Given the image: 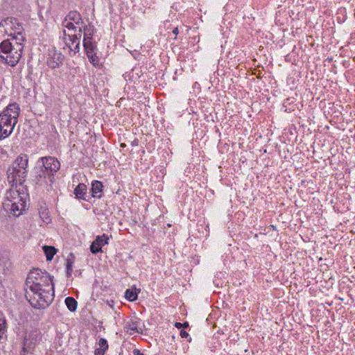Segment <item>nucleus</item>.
Returning a JSON list of instances; mask_svg holds the SVG:
<instances>
[{
    "label": "nucleus",
    "mask_w": 355,
    "mask_h": 355,
    "mask_svg": "<svg viewBox=\"0 0 355 355\" xmlns=\"http://www.w3.org/2000/svg\"><path fill=\"white\" fill-rule=\"evenodd\" d=\"M25 296L35 309H45L53 300V277L38 268L31 270L26 281Z\"/></svg>",
    "instance_id": "f257e3e1"
},
{
    "label": "nucleus",
    "mask_w": 355,
    "mask_h": 355,
    "mask_svg": "<svg viewBox=\"0 0 355 355\" xmlns=\"http://www.w3.org/2000/svg\"><path fill=\"white\" fill-rule=\"evenodd\" d=\"M19 115V107L17 103L9 104L0 113V139H4L12 132Z\"/></svg>",
    "instance_id": "f03ea898"
},
{
    "label": "nucleus",
    "mask_w": 355,
    "mask_h": 355,
    "mask_svg": "<svg viewBox=\"0 0 355 355\" xmlns=\"http://www.w3.org/2000/svg\"><path fill=\"white\" fill-rule=\"evenodd\" d=\"M23 42L7 39L0 44L1 51L4 54L0 57L11 67L15 66L21 58L24 50Z\"/></svg>",
    "instance_id": "7ed1b4c3"
},
{
    "label": "nucleus",
    "mask_w": 355,
    "mask_h": 355,
    "mask_svg": "<svg viewBox=\"0 0 355 355\" xmlns=\"http://www.w3.org/2000/svg\"><path fill=\"white\" fill-rule=\"evenodd\" d=\"M28 157L26 154L19 155L8 168V179L12 184H21L27 176Z\"/></svg>",
    "instance_id": "20e7f679"
},
{
    "label": "nucleus",
    "mask_w": 355,
    "mask_h": 355,
    "mask_svg": "<svg viewBox=\"0 0 355 355\" xmlns=\"http://www.w3.org/2000/svg\"><path fill=\"white\" fill-rule=\"evenodd\" d=\"M3 207L6 212L19 216L25 210L26 202L17 190L10 189L6 192Z\"/></svg>",
    "instance_id": "39448f33"
},
{
    "label": "nucleus",
    "mask_w": 355,
    "mask_h": 355,
    "mask_svg": "<svg viewBox=\"0 0 355 355\" xmlns=\"http://www.w3.org/2000/svg\"><path fill=\"white\" fill-rule=\"evenodd\" d=\"M37 164L40 168L38 177H37V182H46L45 179L48 177L49 181L52 182L54 173L57 172L60 167L59 161L53 157H44L38 160Z\"/></svg>",
    "instance_id": "423d86ee"
},
{
    "label": "nucleus",
    "mask_w": 355,
    "mask_h": 355,
    "mask_svg": "<svg viewBox=\"0 0 355 355\" xmlns=\"http://www.w3.org/2000/svg\"><path fill=\"white\" fill-rule=\"evenodd\" d=\"M24 28L16 18L8 17L0 23V33L11 37L10 40L24 41Z\"/></svg>",
    "instance_id": "0eeeda50"
},
{
    "label": "nucleus",
    "mask_w": 355,
    "mask_h": 355,
    "mask_svg": "<svg viewBox=\"0 0 355 355\" xmlns=\"http://www.w3.org/2000/svg\"><path fill=\"white\" fill-rule=\"evenodd\" d=\"M82 33V27L79 28L78 34H67L64 31V41L65 44L73 51V54L78 53L80 49V37Z\"/></svg>",
    "instance_id": "6e6552de"
},
{
    "label": "nucleus",
    "mask_w": 355,
    "mask_h": 355,
    "mask_svg": "<svg viewBox=\"0 0 355 355\" xmlns=\"http://www.w3.org/2000/svg\"><path fill=\"white\" fill-rule=\"evenodd\" d=\"M63 59L64 56L60 52L52 49L49 51L47 64L51 69L58 68L62 64Z\"/></svg>",
    "instance_id": "1a4fd4ad"
},
{
    "label": "nucleus",
    "mask_w": 355,
    "mask_h": 355,
    "mask_svg": "<svg viewBox=\"0 0 355 355\" xmlns=\"http://www.w3.org/2000/svg\"><path fill=\"white\" fill-rule=\"evenodd\" d=\"M108 236L105 234L102 236H98L90 245L92 253L97 254L99 252H102V247L104 245L108 244Z\"/></svg>",
    "instance_id": "9d476101"
},
{
    "label": "nucleus",
    "mask_w": 355,
    "mask_h": 355,
    "mask_svg": "<svg viewBox=\"0 0 355 355\" xmlns=\"http://www.w3.org/2000/svg\"><path fill=\"white\" fill-rule=\"evenodd\" d=\"M95 28L94 26L89 24L86 25L82 28V32L83 33V43L85 42L93 41L94 40V34Z\"/></svg>",
    "instance_id": "9b49d317"
},
{
    "label": "nucleus",
    "mask_w": 355,
    "mask_h": 355,
    "mask_svg": "<svg viewBox=\"0 0 355 355\" xmlns=\"http://www.w3.org/2000/svg\"><path fill=\"white\" fill-rule=\"evenodd\" d=\"M103 185L101 182L98 180H94L92 182L91 193L94 198H101L103 193Z\"/></svg>",
    "instance_id": "f8f14e48"
},
{
    "label": "nucleus",
    "mask_w": 355,
    "mask_h": 355,
    "mask_svg": "<svg viewBox=\"0 0 355 355\" xmlns=\"http://www.w3.org/2000/svg\"><path fill=\"white\" fill-rule=\"evenodd\" d=\"M87 187L84 184H79L74 189V195L78 199L86 200Z\"/></svg>",
    "instance_id": "ddd939ff"
},
{
    "label": "nucleus",
    "mask_w": 355,
    "mask_h": 355,
    "mask_svg": "<svg viewBox=\"0 0 355 355\" xmlns=\"http://www.w3.org/2000/svg\"><path fill=\"white\" fill-rule=\"evenodd\" d=\"M66 19L73 21L76 24H83L81 15L77 11H70L65 17Z\"/></svg>",
    "instance_id": "4468645a"
},
{
    "label": "nucleus",
    "mask_w": 355,
    "mask_h": 355,
    "mask_svg": "<svg viewBox=\"0 0 355 355\" xmlns=\"http://www.w3.org/2000/svg\"><path fill=\"white\" fill-rule=\"evenodd\" d=\"M83 44L86 53H92L98 51L97 42L95 40L85 42Z\"/></svg>",
    "instance_id": "2eb2a0df"
},
{
    "label": "nucleus",
    "mask_w": 355,
    "mask_h": 355,
    "mask_svg": "<svg viewBox=\"0 0 355 355\" xmlns=\"http://www.w3.org/2000/svg\"><path fill=\"white\" fill-rule=\"evenodd\" d=\"M34 344L31 341H30L27 338H25L24 340L22 353L21 355H26V354H32Z\"/></svg>",
    "instance_id": "dca6fc26"
},
{
    "label": "nucleus",
    "mask_w": 355,
    "mask_h": 355,
    "mask_svg": "<svg viewBox=\"0 0 355 355\" xmlns=\"http://www.w3.org/2000/svg\"><path fill=\"white\" fill-rule=\"evenodd\" d=\"M43 250L47 261H51L57 251L53 246L49 245L43 246Z\"/></svg>",
    "instance_id": "f3484780"
},
{
    "label": "nucleus",
    "mask_w": 355,
    "mask_h": 355,
    "mask_svg": "<svg viewBox=\"0 0 355 355\" xmlns=\"http://www.w3.org/2000/svg\"><path fill=\"white\" fill-rule=\"evenodd\" d=\"M64 302L68 308V309L71 311L74 312L77 309L78 303L77 301L71 297H67L65 298Z\"/></svg>",
    "instance_id": "a211bd4d"
},
{
    "label": "nucleus",
    "mask_w": 355,
    "mask_h": 355,
    "mask_svg": "<svg viewBox=\"0 0 355 355\" xmlns=\"http://www.w3.org/2000/svg\"><path fill=\"white\" fill-rule=\"evenodd\" d=\"M6 331V322L3 313L0 311V339Z\"/></svg>",
    "instance_id": "6ab92c4d"
},
{
    "label": "nucleus",
    "mask_w": 355,
    "mask_h": 355,
    "mask_svg": "<svg viewBox=\"0 0 355 355\" xmlns=\"http://www.w3.org/2000/svg\"><path fill=\"white\" fill-rule=\"evenodd\" d=\"M97 52H94L92 53H86L87 56L89 59V61L94 66H97L99 64V58L96 55Z\"/></svg>",
    "instance_id": "aec40b11"
},
{
    "label": "nucleus",
    "mask_w": 355,
    "mask_h": 355,
    "mask_svg": "<svg viewBox=\"0 0 355 355\" xmlns=\"http://www.w3.org/2000/svg\"><path fill=\"white\" fill-rule=\"evenodd\" d=\"M125 297L130 302H133L137 298V293L130 289H127L125 293Z\"/></svg>",
    "instance_id": "412c9836"
},
{
    "label": "nucleus",
    "mask_w": 355,
    "mask_h": 355,
    "mask_svg": "<svg viewBox=\"0 0 355 355\" xmlns=\"http://www.w3.org/2000/svg\"><path fill=\"white\" fill-rule=\"evenodd\" d=\"M75 23L70 21L66 19L62 21V26L67 28L69 31H76V26L74 25Z\"/></svg>",
    "instance_id": "4be33fe9"
},
{
    "label": "nucleus",
    "mask_w": 355,
    "mask_h": 355,
    "mask_svg": "<svg viewBox=\"0 0 355 355\" xmlns=\"http://www.w3.org/2000/svg\"><path fill=\"white\" fill-rule=\"evenodd\" d=\"M73 263V259H67L66 267H67V275L68 276H70L72 272Z\"/></svg>",
    "instance_id": "5701e85b"
},
{
    "label": "nucleus",
    "mask_w": 355,
    "mask_h": 355,
    "mask_svg": "<svg viewBox=\"0 0 355 355\" xmlns=\"http://www.w3.org/2000/svg\"><path fill=\"white\" fill-rule=\"evenodd\" d=\"M99 348L103 349L104 350H107L108 348V344L107 340L105 338H101L98 341Z\"/></svg>",
    "instance_id": "b1692460"
},
{
    "label": "nucleus",
    "mask_w": 355,
    "mask_h": 355,
    "mask_svg": "<svg viewBox=\"0 0 355 355\" xmlns=\"http://www.w3.org/2000/svg\"><path fill=\"white\" fill-rule=\"evenodd\" d=\"M40 217L45 223H49L50 220L49 217L47 216V213H46L44 211L40 213Z\"/></svg>",
    "instance_id": "393cba45"
},
{
    "label": "nucleus",
    "mask_w": 355,
    "mask_h": 355,
    "mask_svg": "<svg viewBox=\"0 0 355 355\" xmlns=\"http://www.w3.org/2000/svg\"><path fill=\"white\" fill-rule=\"evenodd\" d=\"M105 352V350L101 348H98L95 350L94 354L95 355H104Z\"/></svg>",
    "instance_id": "a878e982"
},
{
    "label": "nucleus",
    "mask_w": 355,
    "mask_h": 355,
    "mask_svg": "<svg viewBox=\"0 0 355 355\" xmlns=\"http://www.w3.org/2000/svg\"><path fill=\"white\" fill-rule=\"evenodd\" d=\"M180 336L182 338H187L189 336V334L184 330H181Z\"/></svg>",
    "instance_id": "bb28decb"
},
{
    "label": "nucleus",
    "mask_w": 355,
    "mask_h": 355,
    "mask_svg": "<svg viewBox=\"0 0 355 355\" xmlns=\"http://www.w3.org/2000/svg\"><path fill=\"white\" fill-rule=\"evenodd\" d=\"M133 355H144L139 349H135L132 352Z\"/></svg>",
    "instance_id": "cd10ccee"
},
{
    "label": "nucleus",
    "mask_w": 355,
    "mask_h": 355,
    "mask_svg": "<svg viewBox=\"0 0 355 355\" xmlns=\"http://www.w3.org/2000/svg\"><path fill=\"white\" fill-rule=\"evenodd\" d=\"M270 230H272V231H273V232H275V231H276V227H275L274 225H270L269 227H268V233Z\"/></svg>",
    "instance_id": "c85d7f7f"
},
{
    "label": "nucleus",
    "mask_w": 355,
    "mask_h": 355,
    "mask_svg": "<svg viewBox=\"0 0 355 355\" xmlns=\"http://www.w3.org/2000/svg\"><path fill=\"white\" fill-rule=\"evenodd\" d=\"M175 327H177L178 329H180L182 327V323H180V322H175Z\"/></svg>",
    "instance_id": "c756f323"
},
{
    "label": "nucleus",
    "mask_w": 355,
    "mask_h": 355,
    "mask_svg": "<svg viewBox=\"0 0 355 355\" xmlns=\"http://www.w3.org/2000/svg\"><path fill=\"white\" fill-rule=\"evenodd\" d=\"M188 327H189V323L187 322L182 323L183 328H187Z\"/></svg>",
    "instance_id": "7c9ffc66"
},
{
    "label": "nucleus",
    "mask_w": 355,
    "mask_h": 355,
    "mask_svg": "<svg viewBox=\"0 0 355 355\" xmlns=\"http://www.w3.org/2000/svg\"><path fill=\"white\" fill-rule=\"evenodd\" d=\"M173 33L174 35H177L178 33V28L177 27L173 29Z\"/></svg>",
    "instance_id": "2f4dec72"
},
{
    "label": "nucleus",
    "mask_w": 355,
    "mask_h": 355,
    "mask_svg": "<svg viewBox=\"0 0 355 355\" xmlns=\"http://www.w3.org/2000/svg\"><path fill=\"white\" fill-rule=\"evenodd\" d=\"M130 329L131 330H133V331L136 330V327H131V328H130Z\"/></svg>",
    "instance_id": "473e14b6"
}]
</instances>
